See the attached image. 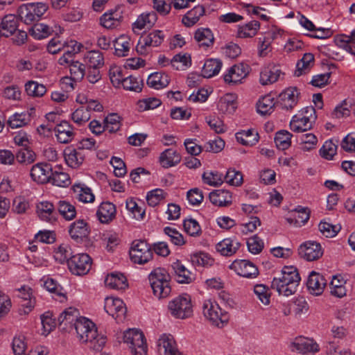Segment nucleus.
<instances>
[{"label": "nucleus", "mask_w": 355, "mask_h": 355, "mask_svg": "<svg viewBox=\"0 0 355 355\" xmlns=\"http://www.w3.org/2000/svg\"><path fill=\"white\" fill-rule=\"evenodd\" d=\"M57 141L60 144H69L75 137L73 127L66 121H62L54 128Z\"/></svg>", "instance_id": "aec40b11"}, {"label": "nucleus", "mask_w": 355, "mask_h": 355, "mask_svg": "<svg viewBox=\"0 0 355 355\" xmlns=\"http://www.w3.org/2000/svg\"><path fill=\"white\" fill-rule=\"evenodd\" d=\"M92 266V259L85 253L76 254L72 256L68 262L69 271L75 275H86Z\"/></svg>", "instance_id": "9b49d317"}, {"label": "nucleus", "mask_w": 355, "mask_h": 355, "mask_svg": "<svg viewBox=\"0 0 355 355\" xmlns=\"http://www.w3.org/2000/svg\"><path fill=\"white\" fill-rule=\"evenodd\" d=\"M131 261L137 264H144L152 259L153 252L150 245L145 241L135 240L129 251Z\"/></svg>", "instance_id": "1a4fd4ad"}, {"label": "nucleus", "mask_w": 355, "mask_h": 355, "mask_svg": "<svg viewBox=\"0 0 355 355\" xmlns=\"http://www.w3.org/2000/svg\"><path fill=\"white\" fill-rule=\"evenodd\" d=\"M315 120V108L312 106L306 107L292 117L290 128L295 132H305L312 128Z\"/></svg>", "instance_id": "39448f33"}, {"label": "nucleus", "mask_w": 355, "mask_h": 355, "mask_svg": "<svg viewBox=\"0 0 355 355\" xmlns=\"http://www.w3.org/2000/svg\"><path fill=\"white\" fill-rule=\"evenodd\" d=\"M275 100L270 95L260 98L257 104V112L262 114H270L275 109Z\"/></svg>", "instance_id": "8fccbe9b"}, {"label": "nucleus", "mask_w": 355, "mask_h": 355, "mask_svg": "<svg viewBox=\"0 0 355 355\" xmlns=\"http://www.w3.org/2000/svg\"><path fill=\"white\" fill-rule=\"evenodd\" d=\"M104 309L118 322L123 321L127 311L123 300L115 297H107L105 299Z\"/></svg>", "instance_id": "f8f14e48"}, {"label": "nucleus", "mask_w": 355, "mask_h": 355, "mask_svg": "<svg viewBox=\"0 0 355 355\" xmlns=\"http://www.w3.org/2000/svg\"><path fill=\"white\" fill-rule=\"evenodd\" d=\"M260 28V23L252 20L238 27L237 35L241 38L253 37Z\"/></svg>", "instance_id": "c03bdc74"}, {"label": "nucleus", "mask_w": 355, "mask_h": 355, "mask_svg": "<svg viewBox=\"0 0 355 355\" xmlns=\"http://www.w3.org/2000/svg\"><path fill=\"white\" fill-rule=\"evenodd\" d=\"M172 268L176 276V280L180 284H189L192 281L191 272L180 261H176L172 263Z\"/></svg>", "instance_id": "37998d69"}, {"label": "nucleus", "mask_w": 355, "mask_h": 355, "mask_svg": "<svg viewBox=\"0 0 355 355\" xmlns=\"http://www.w3.org/2000/svg\"><path fill=\"white\" fill-rule=\"evenodd\" d=\"M194 38L198 45L205 49L210 47L214 44V35L209 28H198L195 32Z\"/></svg>", "instance_id": "58836bf2"}, {"label": "nucleus", "mask_w": 355, "mask_h": 355, "mask_svg": "<svg viewBox=\"0 0 355 355\" xmlns=\"http://www.w3.org/2000/svg\"><path fill=\"white\" fill-rule=\"evenodd\" d=\"M121 125V117L117 114H110L104 119L105 129L110 133L117 132L120 129Z\"/></svg>", "instance_id": "052dcab7"}, {"label": "nucleus", "mask_w": 355, "mask_h": 355, "mask_svg": "<svg viewBox=\"0 0 355 355\" xmlns=\"http://www.w3.org/2000/svg\"><path fill=\"white\" fill-rule=\"evenodd\" d=\"M34 112L33 108L21 112H15L8 118V125L12 129L26 126L32 121Z\"/></svg>", "instance_id": "4be33fe9"}, {"label": "nucleus", "mask_w": 355, "mask_h": 355, "mask_svg": "<svg viewBox=\"0 0 355 355\" xmlns=\"http://www.w3.org/2000/svg\"><path fill=\"white\" fill-rule=\"evenodd\" d=\"M17 26L18 21L15 15H6L0 24L1 35L6 37L12 35L16 32Z\"/></svg>", "instance_id": "2f4dec72"}, {"label": "nucleus", "mask_w": 355, "mask_h": 355, "mask_svg": "<svg viewBox=\"0 0 355 355\" xmlns=\"http://www.w3.org/2000/svg\"><path fill=\"white\" fill-rule=\"evenodd\" d=\"M164 34L162 31H153L141 36L136 46V50L140 55H146L152 47L159 46L164 41Z\"/></svg>", "instance_id": "9d476101"}, {"label": "nucleus", "mask_w": 355, "mask_h": 355, "mask_svg": "<svg viewBox=\"0 0 355 355\" xmlns=\"http://www.w3.org/2000/svg\"><path fill=\"white\" fill-rule=\"evenodd\" d=\"M240 247V243L230 238H227L216 244V249L223 256H232L235 254Z\"/></svg>", "instance_id": "72a5a7b5"}, {"label": "nucleus", "mask_w": 355, "mask_h": 355, "mask_svg": "<svg viewBox=\"0 0 355 355\" xmlns=\"http://www.w3.org/2000/svg\"><path fill=\"white\" fill-rule=\"evenodd\" d=\"M85 60L90 68H100L104 64L103 55L98 51L87 52Z\"/></svg>", "instance_id": "5fc2aeb1"}, {"label": "nucleus", "mask_w": 355, "mask_h": 355, "mask_svg": "<svg viewBox=\"0 0 355 355\" xmlns=\"http://www.w3.org/2000/svg\"><path fill=\"white\" fill-rule=\"evenodd\" d=\"M202 310L204 317L214 326L223 328L229 322L228 313L222 310L216 301L212 299L203 300Z\"/></svg>", "instance_id": "20e7f679"}, {"label": "nucleus", "mask_w": 355, "mask_h": 355, "mask_svg": "<svg viewBox=\"0 0 355 355\" xmlns=\"http://www.w3.org/2000/svg\"><path fill=\"white\" fill-rule=\"evenodd\" d=\"M107 287L115 290H124L128 287L126 277L120 272H112L107 275L105 279Z\"/></svg>", "instance_id": "473e14b6"}, {"label": "nucleus", "mask_w": 355, "mask_h": 355, "mask_svg": "<svg viewBox=\"0 0 355 355\" xmlns=\"http://www.w3.org/2000/svg\"><path fill=\"white\" fill-rule=\"evenodd\" d=\"M205 14V8L202 5H198L189 10L182 17V22L187 27H191L196 24Z\"/></svg>", "instance_id": "4c0bfd02"}, {"label": "nucleus", "mask_w": 355, "mask_h": 355, "mask_svg": "<svg viewBox=\"0 0 355 355\" xmlns=\"http://www.w3.org/2000/svg\"><path fill=\"white\" fill-rule=\"evenodd\" d=\"M130 46V38L125 35H120L114 42L115 54L119 57H124L128 55Z\"/></svg>", "instance_id": "a18cd8bd"}, {"label": "nucleus", "mask_w": 355, "mask_h": 355, "mask_svg": "<svg viewBox=\"0 0 355 355\" xmlns=\"http://www.w3.org/2000/svg\"><path fill=\"white\" fill-rule=\"evenodd\" d=\"M283 76L284 73L279 66L269 63L261 69L259 81L262 85H268L277 82Z\"/></svg>", "instance_id": "2eb2a0df"}, {"label": "nucleus", "mask_w": 355, "mask_h": 355, "mask_svg": "<svg viewBox=\"0 0 355 355\" xmlns=\"http://www.w3.org/2000/svg\"><path fill=\"white\" fill-rule=\"evenodd\" d=\"M168 311L176 319L183 320L191 317L193 313L191 297L183 294L173 298L168 304Z\"/></svg>", "instance_id": "423d86ee"}, {"label": "nucleus", "mask_w": 355, "mask_h": 355, "mask_svg": "<svg viewBox=\"0 0 355 355\" xmlns=\"http://www.w3.org/2000/svg\"><path fill=\"white\" fill-rule=\"evenodd\" d=\"M79 311L73 307L66 309L58 318L60 327L64 331H69L73 327L76 328V323L79 320Z\"/></svg>", "instance_id": "a211bd4d"}, {"label": "nucleus", "mask_w": 355, "mask_h": 355, "mask_svg": "<svg viewBox=\"0 0 355 355\" xmlns=\"http://www.w3.org/2000/svg\"><path fill=\"white\" fill-rule=\"evenodd\" d=\"M49 6L42 2L29 3L20 6L17 13L25 24H29L39 20L47 11Z\"/></svg>", "instance_id": "6e6552de"}, {"label": "nucleus", "mask_w": 355, "mask_h": 355, "mask_svg": "<svg viewBox=\"0 0 355 355\" xmlns=\"http://www.w3.org/2000/svg\"><path fill=\"white\" fill-rule=\"evenodd\" d=\"M292 135L287 130L278 131L275 137V142L278 148L281 150L287 149L291 144Z\"/></svg>", "instance_id": "e2e57ef3"}, {"label": "nucleus", "mask_w": 355, "mask_h": 355, "mask_svg": "<svg viewBox=\"0 0 355 355\" xmlns=\"http://www.w3.org/2000/svg\"><path fill=\"white\" fill-rule=\"evenodd\" d=\"M250 71V67L248 64L239 63L230 67L223 75L224 81L231 85L240 84L242 83Z\"/></svg>", "instance_id": "ddd939ff"}, {"label": "nucleus", "mask_w": 355, "mask_h": 355, "mask_svg": "<svg viewBox=\"0 0 355 355\" xmlns=\"http://www.w3.org/2000/svg\"><path fill=\"white\" fill-rule=\"evenodd\" d=\"M77 338L81 343L88 345V347L96 352H100L104 347L107 338L98 334L96 324L90 320L80 317L76 323Z\"/></svg>", "instance_id": "f257e3e1"}, {"label": "nucleus", "mask_w": 355, "mask_h": 355, "mask_svg": "<svg viewBox=\"0 0 355 355\" xmlns=\"http://www.w3.org/2000/svg\"><path fill=\"white\" fill-rule=\"evenodd\" d=\"M31 35L37 40H41L49 37L53 32V30L49 26L43 24H35L31 30Z\"/></svg>", "instance_id": "680f3d73"}, {"label": "nucleus", "mask_w": 355, "mask_h": 355, "mask_svg": "<svg viewBox=\"0 0 355 355\" xmlns=\"http://www.w3.org/2000/svg\"><path fill=\"white\" fill-rule=\"evenodd\" d=\"M171 81L167 73L164 72H155L148 76L147 85L155 89H161L166 87Z\"/></svg>", "instance_id": "7c9ffc66"}, {"label": "nucleus", "mask_w": 355, "mask_h": 355, "mask_svg": "<svg viewBox=\"0 0 355 355\" xmlns=\"http://www.w3.org/2000/svg\"><path fill=\"white\" fill-rule=\"evenodd\" d=\"M314 56L312 53H305L302 58L297 63V71L295 74L299 76L306 73L311 66L313 65Z\"/></svg>", "instance_id": "bf43d9fd"}, {"label": "nucleus", "mask_w": 355, "mask_h": 355, "mask_svg": "<svg viewBox=\"0 0 355 355\" xmlns=\"http://www.w3.org/2000/svg\"><path fill=\"white\" fill-rule=\"evenodd\" d=\"M235 137L239 143L248 146L255 145L259 139V134L254 129L241 130L236 132Z\"/></svg>", "instance_id": "c9c22d12"}, {"label": "nucleus", "mask_w": 355, "mask_h": 355, "mask_svg": "<svg viewBox=\"0 0 355 355\" xmlns=\"http://www.w3.org/2000/svg\"><path fill=\"white\" fill-rule=\"evenodd\" d=\"M190 261L194 266L207 267L214 263V259L203 252H195L190 256Z\"/></svg>", "instance_id": "864d4df0"}, {"label": "nucleus", "mask_w": 355, "mask_h": 355, "mask_svg": "<svg viewBox=\"0 0 355 355\" xmlns=\"http://www.w3.org/2000/svg\"><path fill=\"white\" fill-rule=\"evenodd\" d=\"M69 232L75 240L85 238L89 233V227L84 220H77L70 225Z\"/></svg>", "instance_id": "e433bc0d"}, {"label": "nucleus", "mask_w": 355, "mask_h": 355, "mask_svg": "<svg viewBox=\"0 0 355 355\" xmlns=\"http://www.w3.org/2000/svg\"><path fill=\"white\" fill-rule=\"evenodd\" d=\"M73 191L76 195V198L83 203H89L94 201L95 196L92 189L85 184H75Z\"/></svg>", "instance_id": "ea45409f"}, {"label": "nucleus", "mask_w": 355, "mask_h": 355, "mask_svg": "<svg viewBox=\"0 0 355 355\" xmlns=\"http://www.w3.org/2000/svg\"><path fill=\"white\" fill-rule=\"evenodd\" d=\"M156 20L157 15L154 12H143L132 24V31L134 33H138L142 29L150 28L154 25Z\"/></svg>", "instance_id": "393cba45"}, {"label": "nucleus", "mask_w": 355, "mask_h": 355, "mask_svg": "<svg viewBox=\"0 0 355 355\" xmlns=\"http://www.w3.org/2000/svg\"><path fill=\"white\" fill-rule=\"evenodd\" d=\"M66 48L67 49L65 50L63 55L58 60V62L61 65H70L72 62H74L73 56L80 51L82 44L78 43L76 41L70 40Z\"/></svg>", "instance_id": "f704fd0d"}, {"label": "nucleus", "mask_w": 355, "mask_h": 355, "mask_svg": "<svg viewBox=\"0 0 355 355\" xmlns=\"http://www.w3.org/2000/svg\"><path fill=\"white\" fill-rule=\"evenodd\" d=\"M30 174L34 182L38 184H44L50 181L52 175V167L46 163H38L32 166Z\"/></svg>", "instance_id": "dca6fc26"}, {"label": "nucleus", "mask_w": 355, "mask_h": 355, "mask_svg": "<svg viewBox=\"0 0 355 355\" xmlns=\"http://www.w3.org/2000/svg\"><path fill=\"white\" fill-rule=\"evenodd\" d=\"M96 216L101 223H108L116 216L115 205L110 202H103L98 207Z\"/></svg>", "instance_id": "c85d7f7f"}, {"label": "nucleus", "mask_w": 355, "mask_h": 355, "mask_svg": "<svg viewBox=\"0 0 355 355\" xmlns=\"http://www.w3.org/2000/svg\"><path fill=\"white\" fill-rule=\"evenodd\" d=\"M123 342L132 355H148V345L142 331L130 329L123 334Z\"/></svg>", "instance_id": "0eeeda50"}, {"label": "nucleus", "mask_w": 355, "mask_h": 355, "mask_svg": "<svg viewBox=\"0 0 355 355\" xmlns=\"http://www.w3.org/2000/svg\"><path fill=\"white\" fill-rule=\"evenodd\" d=\"M182 159L181 155L173 148H167L160 153L159 162L165 168L178 165Z\"/></svg>", "instance_id": "b1692460"}, {"label": "nucleus", "mask_w": 355, "mask_h": 355, "mask_svg": "<svg viewBox=\"0 0 355 355\" xmlns=\"http://www.w3.org/2000/svg\"><path fill=\"white\" fill-rule=\"evenodd\" d=\"M167 196V192L162 189H155L147 193L146 200L151 207H155Z\"/></svg>", "instance_id": "13d9d810"}, {"label": "nucleus", "mask_w": 355, "mask_h": 355, "mask_svg": "<svg viewBox=\"0 0 355 355\" xmlns=\"http://www.w3.org/2000/svg\"><path fill=\"white\" fill-rule=\"evenodd\" d=\"M211 202L218 207H227L232 203L231 193L225 189L215 190L209 193Z\"/></svg>", "instance_id": "c756f323"}, {"label": "nucleus", "mask_w": 355, "mask_h": 355, "mask_svg": "<svg viewBox=\"0 0 355 355\" xmlns=\"http://www.w3.org/2000/svg\"><path fill=\"white\" fill-rule=\"evenodd\" d=\"M300 280L301 278L296 268L285 266L280 275L273 278L271 286L279 295L290 296L296 292Z\"/></svg>", "instance_id": "f03ea898"}, {"label": "nucleus", "mask_w": 355, "mask_h": 355, "mask_svg": "<svg viewBox=\"0 0 355 355\" xmlns=\"http://www.w3.org/2000/svg\"><path fill=\"white\" fill-rule=\"evenodd\" d=\"M204 183L217 187L221 185L223 182V175L218 171H207L202 174Z\"/></svg>", "instance_id": "338daca9"}, {"label": "nucleus", "mask_w": 355, "mask_h": 355, "mask_svg": "<svg viewBox=\"0 0 355 355\" xmlns=\"http://www.w3.org/2000/svg\"><path fill=\"white\" fill-rule=\"evenodd\" d=\"M42 281L43 282V286L48 291L60 297V301L65 299L62 287L55 280L51 277H44Z\"/></svg>", "instance_id": "3c124183"}, {"label": "nucleus", "mask_w": 355, "mask_h": 355, "mask_svg": "<svg viewBox=\"0 0 355 355\" xmlns=\"http://www.w3.org/2000/svg\"><path fill=\"white\" fill-rule=\"evenodd\" d=\"M122 18L121 12L119 10H112L105 12L100 17V24L107 29H112L120 25Z\"/></svg>", "instance_id": "bb28decb"}, {"label": "nucleus", "mask_w": 355, "mask_h": 355, "mask_svg": "<svg viewBox=\"0 0 355 355\" xmlns=\"http://www.w3.org/2000/svg\"><path fill=\"white\" fill-rule=\"evenodd\" d=\"M148 279L153 295L156 297L162 299L170 295L171 292V277L164 268H155L149 274Z\"/></svg>", "instance_id": "7ed1b4c3"}, {"label": "nucleus", "mask_w": 355, "mask_h": 355, "mask_svg": "<svg viewBox=\"0 0 355 355\" xmlns=\"http://www.w3.org/2000/svg\"><path fill=\"white\" fill-rule=\"evenodd\" d=\"M222 65V62L220 60L208 59L203 65L202 74L205 78H211L220 72Z\"/></svg>", "instance_id": "49530a36"}, {"label": "nucleus", "mask_w": 355, "mask_h": 355, "mask_svg": "<svg viewBox=\"0 0 355 355\" xmlns=\"http://www.w3.org/2000/svg\"><path fill=\"white\" fill-rule=\"evenodd\" d=\"M230 268L239 276L246 278H255L259 275L257 266L247 260H235L230 265Z\"/></svg>", "instance_id": "4468645a"}, {"label": "nucleus", "mask_w": 355, "mask_h": 355, "mask_svg": "<svg viewBox=\"0 0 355 355\" xmlns=\"http://www.w3.org/2000/svg\"><path fill=\"white\" fill-rule=\"evenodd\" d=\"M293 345L294 349L301 354H306L309 352H318L319 348L318 345L312 340L306 338H300L296 339Z\"/></svg>", "instance_id": "a19ab883"}, {"label": "nucleus", "mask_w": 355, "mask_h": 355, "mask_svg": "<svg viewBox=\"0 0 355 355\" xmlns=\"http://www.w3.org/2000/svg\"><path fill=\"white\" fill-rule=\"evenodd\" d=\"M66 164L71 168H77L84 162L85 155L80 149L72 146L67 147L63 152Z\"/></svg>", "instance_id": "5701e85b"}, {"label": "nucleus", "mask_w": 355, "mask_h": 355, "mask_svg": "<svg viewBox=\"0 0 355 355\" xmlns=\"http://www.w3.org/2000/svg\"><path fill=\"white\" fill-rule=\"evenodd\" d=\"M101 238L108 251L112 250L120 242L119 234L112 230L103 232Z\"/></svg>", "instance_id": "4d7b16f0"}, {"label": "nucleus", "mask_w": 355, "mask_h": 355, "mask_svg": "<svg viewBox=\"0 0 355 355\" xmlns=\"http://www.w3.org/2000/svg\"><path fill=\"white\" fill-rule=\"evenodd\" d=\"M71 247L67 244H61L55 251L53 257L60 263H67L73 256Z\"/></svg>", "instance_id": "603ef678"}, {"label": "nucleus", "mask_w": 355, "mask_h": 355, "mask_svg": "<svg viewBox=\"0 0 355 355\" xmlns=\"http://www.w3.org/2000/svg\"><path fill=\"white\" fill-rule=\"evenodd\" d=\"M161 105V101L155 97L145 98L139 100L137 102V110L139 112H144L148 110H153Z\"/></svg>", "instance_id": "0e129e2a"}, {"label": "nucleus", "mask_w": 355, "mask_h": 355, "mask_svg": "<svg viewBox=\"0 0 355 355\" xmlns=\"http://www.w3.org/2000/svg\"><path fill=\"white\" fill-rule=\"evenodd\" d=\"M327 283L322 275L313 271L308 277L306 286L311 294L318 296L323 293Z\"/></svg>", "instance_id": "412c9836"}, {"label": "nucleus", "mask_w": 355, "mask_h": 355, "mask_svg": "<svg viewBox=\"0 0 355 355\" xmlns=\"http://www.w3.org/2000/svg\"><path fill=\"white\" fill-rule=\"evenodd\" d=\"M36 213L40 219L43 221L53 223L57 220L55 206L48 200H42L37 203Z\"/></svg>", "instance_id": "f3484780"}, {"label": "nucleus", "mask_w": 355, "mask_h": 355, "mask_svg": "<svg viewBox=\"0 0 355 355\" xmlns=\"http://www.w3.org/2000/svg\"><path fill=\"white\" fill-rule=\"evenodd\" d=\"M299 92L295 87H288L279 96L281 106L285 110L293 109L297 103Z\"/></svg>", "instance_id": "a878e982"}, {"label": "nucleus", "mask_w": 355, "mask_h": 355, "mask_svg": "<svg viewBox=\"0 0 355 355\" xmlns=\"http://www.w3.org/2000/svg\"><path fill=\"white\" fill-rule=\"evenodd\" d=\"M299 253L304 259L311 261L321 257L323 251L320 243L315 241H307L300 245Z\"/></svg>", "instance_id": "6ab92c4d"}, {"label": "nucleus", "mask_w": 355, "mask_h": 355, "mask_svg": "<svg viewBox=\"0 0 355 355\" xmlns=\"http://www.w3.org/2000/svg\"><path fill=\"white\" fill-rule=\"evenodd\" d=\"M17 291L19 293L18 296L24 300V304H22L24 306V312L28 313L35 304V300L33 296L32 289L29 286H23Z\"/></svg>", "instance_id": "79ce46f5"}, {"label": "nucleus", "mask_w": 355, "mask_h": 355, "mask_svg": "<svg viewBox=\"0 0 355 355\" xmlns=\"http://www.w3.org/2000/svg\"><path fill=\"white\" fill-rule=\"evenodd\" d=\"M236 96L234 94H226L222 96L218 103V110L227 114H232L236 110Z\"/></svg>", "instance_id": "cd10ccee"}, {"label": "nucleus", "mask_w": 355, "mask_h": 355, "mask_svg": "<svg viewBox=\"0 0 355 355\" xmlns=\"http://www.w3.org/2000/svg\"><path fill=\"white\" fill-rule=\"evenodd\" d=\"M109 76L112 85L115 87H121V82L124 78L123 69L120 66L112 64L109 69Z\"/></svg>", "instance_id": "774afa93"}, {"label": "nucleus", "mask_w": 355, "mask_h": 355, "mask_svg": "<svg viewBox=\"0 0 355 355\" xmlns=\"http://www.w3.org/2000/svg\"><path fill=\"white\" fill-rule=\"evenodd\" d=\"M25 91L30 96L41 97L46 92V89L43 84L30 80L25 85Z\"/></svg>", "instance_id": "6e6d98bb"}, {"label": "nucleus", "mask_w": 355, "mask_h": 355, "mask_svg": "<svg viewBox=\"0 0 355 355\" xmlns=\"http://www.w3.org/2000/svg\"><path fill=\"white\" fill-rule=\"evenodd\" d=\"M91 118L89 110L85 109V106L77 108L71 114V120L78 125H83L86 123Z\"/></svg>", "instance_id": "69168bd1"}, {"label": "nucleus", "mask_w": 355, "mask_h": 355, "mask_svg": "<svg viewBox=\"0 0 355 355\" xmlns=\"http://www.w3.org/2000/svg\"><path fill=\"white\" fill-rule=\"evenodd\" d=\"M346 281L340 275H334L330 282L331 294L337 297H343L346 295Z\"/></svg>", "instance_id": "de8ad7c7"}, {"label": "nucleus", "mask_w": 355, "mask_h": 355, "mask_svg": "<svg viewBox=\"0 0 355 355\" xmlns=\"http://www.w3.org/2000/svg\"><path fill=\"white\" fill-rule=\"evenodd\" d=\"M57 208L60 214L67 220H71L76 216L75 206L68 201H58Z\"/></svg>", "instance_id": "09e8293b"}]
</instances>
